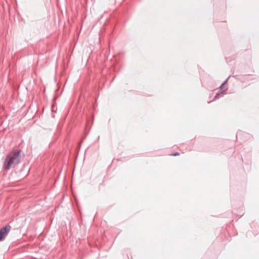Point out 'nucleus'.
I'll return each instance as SVG.
<instances>
[{
	"label": "nucleus",
	"mask_w": 259,
	"mask_h": 259,
	"mask_svg": "<svg viewBox=\"0 0 259 259\" xmlns=\"http://www.w3.org/2000/svg\"><path fill=\"white\" fill-rule=\"evenodd\" d=\"M24 154L20 149L12 150L11 153L6 155L3 163V168L6 170L14 167L16 165L20 163L24 159Z\"/></svg>",
	"instance_id": "f257e3e1"
},
{
	"label": "nucleus",
	"mask_w": 259,
	"mask_h": 259,
	"mask_svg": "<svg viewBox=\"0 0 259 259\" xmlns=\"http://www.w3.org/2000/svg\"><path fill=\"white\" fill-rule=\"evenodd\" d=\"M11 229V226L8 224L0 229V242L4 240Z\"/></svg>",
	"instance_id": "f03ea898"
},
{
	"label": "nucleus",
	"mask_w": 259,
	"mask_h": 259,
	"mask_svg": "<svg viewBox=\"0 0 259 259\" xmlns=\"http://www.w3.org/2000/svg\"><path fill=\"white\" fill-rule=\"evenodd\" d=\"M171 156H179L180 155V153H178V152H176L174 154H171Z\"/></svg>",
	"instance_id": "7ed1b4c3"
},
{
	"label": "nucleus",
	"mask_w": 259,
	"mask_h": 259,
	"mask_svg": "<svg viewBox=\"0 0 259 259\" xmlns=\"http://www.w3.org/2000/svg\"><path fill=\"white\" fill-rule=\"evenodd\" d=\"M114 79V77L113 78V79H112L111 81H113V80Z\"/></svg>",
	"instance_id": "20e7f679"
}]
</instances>
